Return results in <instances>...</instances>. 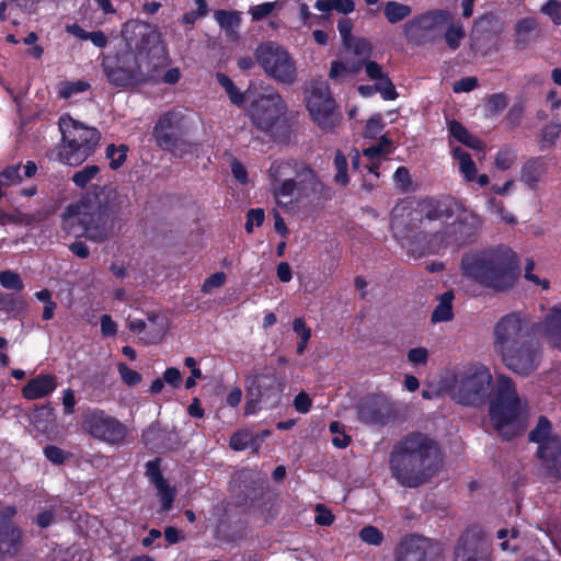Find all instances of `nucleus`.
Returning a JSON list of instances; mask_svg holds the SVG:
<instances>
[{"label": "nucleus", "mask_w": 561, "mask_h": 561, "mask_svg": "<svg viewBox=\"0 0 561 561\" xmlns=\"http://www.w3.org/2000/svg\"><path fill=\"white\" fill-rule=\"evenodd\" d=\"M142 440L151 450L161 451L173 448L178 435L174 428L162 427L159 422H153L142 433Z\"/></svg>", "instance_id": "obj_23"}, {"label": "nucleus", "mask_w": 561, "mask_h": 561, "mask_svg": "<svg viewBox=\"0 0 561 561\" xmlns=\"http://www.w3.org/2000/svg\"><path fill=\"white\" fill-rule=\"evenodd\" d=\"M147 320L149 322L147 328L148 331L146 333V337H144L146 343H157L161 341L167 330L165 319L157 313H149L147 316Z\"/></svg>", "instance_id": "obj_33"}, {"label": "nucleus", "mask_w": 561, "mask_h": 561, "mask_svg": "<svg viewBox=\"0 0 561 561\" xmlns=\"http://www.w3.org/2000/svg\"><path fill=\"white\" fill-rule=\"evenodd\" d=\"M493 350L505 368L522 377L541 364L542 348L533 327L519 312L501 317L493 327Z\"/></svg>", "instance_id": "obj_3"}, {"label": "nucleus", "mask_w": 561, "mask_h": 561, "mask_svg": "<svg viewBox=\"0 0 561 561\" xmlns=\"http://www.w3.org/2000/svg\"><path fill=\"white\" fill-rule=\"evenodd\" d=\"M543 332L548 343L561 350V308L554 309L543 323Z\"/></svg>", "instance_id": "obj_29"}, {"label": "nucleus", "mask_w": 561, "mask_h": 561, "mask_svg": "<svg viewBox=\"0 0 561 561\" xmlns=\"http://www.w3.org/2000/svg\"><path fill=\"white\" fill-rule=\"evenodd\" d=\"M100 171L101 169L96 164L85 165L73 173L71 181L76 186L83 188L98 178Z\"/></svg>", "instance_id": "obj_40"}, {"label": "nucleus", "mask_w": 561, "mask_h": 561, "mask_svg": "<svg viewBox=\"0 0 561 561\" xmlns=\"http://www.w3.org/2000/svg\"><path fill=\"white\" fill-rule=\"evenodd\" d=\"M0 285L7 289L21 291L24 288L21 276L11 270L0 272Z\"/></svg>", "instance_id": "obj_45"}, {"label": "nucleus", "mask_w": 561, "mask_h": 561, "mask_svg": "<svg viewBox=\"0 0 561 561\" xmlns=\"http://www.w3.org/2000/svg\"><path fill=\"white\" fill-rule=\"evenodd\" d=\"M561 134V124L560 123H549L542 129V141L548 144L549 146H554L557 139Z\"/></svg>", "instance_id": "obj_53"}, {"label": "nucleus", "mask_w": 561, "mask_h": 561, "mask_svg": "<svg viewBox=\"0 0 561 561\" xmlns=\"http://www.w3.org/2000/svg\"><path fill=\"white\" fill-rule=\"evenodd\" d=\"M15 513L13 506H0V550L10 558L20 550L21 533L11 522Z\"/></svg>", "instance_id": "obj_21"}, {"label": "nucleus", "mask_w": 561, "mask_h": 561, "mask_svg": "<svg viewBox=\"0 0 561 561\" xmlns=\"http://www.w3.org/2000/svg\"><path fill=\"white\" fill-rule=\"evenodd\" d=\"M552 424L548 417L539 416L534 430L530 431L528 438L533 443L541 445L543 442L552 437Z\"/></svg>", "instance_id": "obj_38"}, {"label": "nucleus", "mask_w": 561, "mask_h": 561, "mask_svg": "<svg viewBox=\"0 0 561 561\" xmlns=\"http://www.w3.org/2000/svg\"><path fill=\"white\" fill-rule=\"evenodd\" d=\"M307 108L313 121L324 130H332L340 122L335 111V101L331 96L329 85L324 80H312L307 90Z\"/></svg>", "instance_id": "obj_15"}, {"label": "nucleus", "mask_w": 561, "mask_h": 561, "mask_svg": "<svg viewBox=\"0 0 561 561\" xmlns=\"http://www.w3.org/2000/svg\"><path fill=\"white\" fill-rule=\"evenodd\" d=\"M275 198L307 197L321 191L322 183L314 171L307 164L297 161H275L268 170Z\"/></svg>", "instance_id": "obj_7"}, {"label": "nucleus", "mask_w": 561, "mask_h": 561, "mask_svg": "<svg viewBox=\"0 0 561 561\" xmlns=\"http://www.w3.org/2000/svg\"><path fill=\"white\" fill-rule=\"evenodd\" d=\"M254 55L270 78L283 84L296 81V64L284 47L274 42L262 43L256 47Z\"/></svg>", "instance_id": "obj_13"}, {"label": "nucleus", "mask_w": 561, "mask_h": 561, "mask_svg": "<svg viewBox=\"0 0 561 561\" xmlns=\"http://www.w3.org/2000/svg\"><path fill=\"white\" fill-rule=\"evenodd\" d=\"M358 537L362 541L371 546H380L385 539L382 531L371 525L363 527L358 533Z\"/></svg>", "instance_id": "obj_47"}, {"label": "nucleus", "mask_w": 561, "mask_h": 561, "mask_svg": "<svg viewBox=\"0 0 561 561\" xmlns=\"http://www.w3.org/2000/svg\"><path fill=\"white\" fill-rule=\"evenodd\" d=\"M215 19L226 32H233L241 23L239 12L218 10L215 12Z\"/></svg>", "instance_id": "obj_42"}, {"label": "nucleus", "mask_w": 561, "mask_h": 561, "mask_svg": "<svg viewBox=\"0 0 561 561\" xmlns=\"http://www.w3.org/2000/svg\"><path fill=\"white\" fill-rule=\"evenodd\" d=\"M491 383L489 369L481 364H471L455 373L448 393L458 404L478 407L488 398Z\"/></svg>", "instance_id": "obj_11"}, {"label": "nucleus", "mask_w": 561, "mask_h": 561, "mask_svg": "<svg viewBox=\"0 0 561 561\" xmlns=\"http://www.w3.org/2000/svg\"><path fill=\"white\" fill-rule=\"evenodd\" d=\"M382 128H383V123H382L381 116L376 115V116L371 117L370 119H368L366 127H365L364 136L366 138L374 139L381 133Z\"/></svg>", "instance_id": "obj_58"}, {"label": "nucleus", "mask_w": 561, "mask_h": 561, "mask_svg": "<svg viewBox=\"0 0 561 561\" xmlns=\"http://www.w3.org/2000/svg\"><path fill=\"white\" fill-rule=\"evenodd\" d=\"M443 458L437 443L430 436L414 432L399 440L390 453V470L404 488H419L435 477Z\"/></svg>", "instance_id": "obj_4"}, {"label": "nucleus", "mask_w": 561, "mask_h": 561, "mask_svg": "<svg viewBox=\"0 0 561 561\" xmlns=\"http://www.w3.org/2000/svg\"><path fill=\"white\" fill-rule=\"evenodd\" d=\"M427 541L417 536L403 538L394 550L396 561H426Z\"/></svg>", "instance_id": "obj_24"}, {"label": "nucleus", "mask_w": 561, "mask_h": 561, "mask_svg": "<svg viewBox=\"0 0 561 561\" xmlns=\"http://www.w3.org/2000/svg\"><path fill=\"white\" fill-rule=\"evenodd\" d=\"M356 71H357V68L351 69L346 64L335 60V61H332V64H331L329 77L332 80H337V79L345 77L346 75H350V73H353Z\"/></svg>", "instance_id": "obj_57"}, {"label": "nucleus", "mask_w": 561, "mask_h": 561, "mask_svg": "<svg viewBox=\"0 0 561 561\" xmlns=\"http://www.w3.org/2000/svg\"><path fill=\"white\" fill-rule=\"evenodd\" d=\"M392 151V141L387 136H381L376 145H373L363 150L364 157L368 159L366 169L368 172L379 176L377 169L379 168L381 160Z\"/></svg>", "instance_id": "obj_27"}, {"label": "nucleus", "mask_w": 561, "mask_h": 561, "mask_svg": "<svg viewBox=\"0 0 561 561\" xmlns=\"http://www.w3.org/2000/svg\"><path fill=\"white\" fill-rule=\"evenodd\" d=\"M62 145L57 158L69 165H80L95 151L101 135L94 127H89L65 114L58 121Z\"/></svg>", "instance_id": "obj_8"}, {"label": "nucleus", "mask_w": 561, "mask_h": 561, "mask_svg": "<svg viewBox=\"0 0 561 561\" xmlns=\"http://www.w3.org/2000/svg\"><path fill=\"white\" fill-rule=\"evenodd\" d=\"M444 27L446 32L444 39L451 50L459 48L461 41L466 37V31L461 22L455 21L454 15L450 13V21L446 22Z\"/></svg>", "instance_id": "obj_31"}, {"label": "nucleus", "mask_w": 561, "mask_h": 561, "mask_svg": "<svg viewBox=\"0 0 561 561\" xmlns=\"http://www.w3.org/2000/svg\"><path fill=\"white\" fill-rule=\"evenodd\" d=\"M102 67L108 82L116 87L136 85L146 80L138 56L131 50H123L114 56L104 57Z\"/></svg>", "instance_id": "obj_14"}, {"label": "nucleus", "mask_w": 561, "mask_h": 561, "mask_svg": "<svg viewBox=\"0 0 561 561\" xmlns=\"http://www.w3.org/2000/svg\"><path fill=\"white\" fill-rule=\"evenodd\" d=\"M160 458H156L146 463V476L157 489V496L161 502V510L168 512L172 508L175 499V488L170 485L160 470Z\"/></svg>", "instance_id": "obj_22"}, {"label": "nucleus", "mask_w": 561, "mask_h": 561, "mask_svg": "<svg viewBox=\"0 0 561 561\" xmlns=\"http://www.w3.org/2000/svg\"><path fill=\"white\" fill-rule=\"evenodd\" d=\"M82 426L93 437L108 444L123 442L127 434L124 424L100 410L87 413Z\"/></svg>", "instance_id": "obj_18"}, {"label": "nucleus", "mask_w": 561, "mask_h": 561, "mask_svg": "<svg viewBox=\"0 0 561 561\" xmlns=\"http://www.w3.org/2000/svg\"><path fill=\"white\" fill-rule=\"evenodd\" d=\"M293 329L299 335L300 342L297 345L296 352L298 355H301L305 353L307 344L311 337V330L306 325V322L301 318L294 320Z\"/></svg>", "instance_id": "obj_43"}, {"label": "nucleus", "mask_w": 561, "mask_h": 561, "mask_svg": "<svg viewBox=\"0 0 561 561\" xmlns=\"http://www.w3.org/2000/svg\"><path fill=\"white\" fill-rule=\"evenodd\" d=\"M226 282V274L224 272H217L205 279L202 291L205 294L210 293L214 288L221 287Z\"/></svg>", "instance_id": "obj_59"}, {"label": "nucleus", "mask_w": 561, "mask_h": 561, "mask_svg": "<svg viewBox=\"0 0 561 561\" xmlns=\"http://www.w3.org/2000/svg\"><path fill=\"white\" fill-rule=\"evenodd\" d=\"M540 11L548 15L556 25L561 24V1L549 0L541 7Z\"/></svg>", "instance_id": "obj_51"}, {"label": "nucleus", "mask_w": 561, "mask_h": 561, "mask_svg": "<svg viewBox=\"0 0 561 561\" xmlns=\"http://www.w3.org/2000/svg\"><path fill=\"white\" fill-rule=\"evenodd\" d=\"M455 295L453 290H447L438 297V305L432 313V322L450 321L454 318L453 300Z\"/></svg>", "instance_id": "obj_30"}, {"label": "nucleus", "mask_w": 561, "mask_h": 561, "mask_svg": "<svg viewBox=\"0 0 561 561\" xmlns=\"http://www.w3.org/2000/svg\"><path fill=\"white\" fill-rule=\"evenodd\" d=\"M106 157L110 159L111 169L116 170L125 162L126 150L123 146L116 148L114 145H110L106 148Z\"/></svg>", "instance_id": "obj_49"}, {"label": "nucleus", "mask_w": 561, "mask_h": 561, "mask_svg": "<svg viewBox=\"0 0 561 561\" xmlns=\"http://www.w3.org/2000/svg\"><path fill=\"white\" fill-rule=\"evenodd\" d=\"M118 371L123 381L128 386H136L141 381V375L138 371L130 369L124 363L118 364Z\"/></svg>", "instance_id": "obj_55"}, {"label": "nucleus", "mask_w": 561, "mask_h": 561, "mask_svg": "<svg viewBox=\"0 0 561 561\" xmlns=\"http://www.w3.org/2000/svg\"><path fill=\"white\" fill-rule=\"evenodd\" d=\"M352 50L359 59L366 61L371 55V45L366 38L354 37L352 41V47L347 48Z\"/></svg>", "instance_id": "obj_48"}, {"label": "nucleus", "mask_w": 561, "mask_h": 561, "mask_svg": "<svg viewBox=\"0 0 561 561\" xmlns=\"http://www.w3.org/2000/svg\"><path fill=\"white\" fill-rule=\"evenodd\" d=\"M57 387L56 377L54 375H39L31 379L23 387V396L28 400L43 398L53 392Z\"/></svg>", "instance_id": "obj_26"}, {"label": "nucleus", "mask_w": 561, "mask_h": 561, "mask_svg": "<svg viewBox=\"0 0 561 561\" xmlns=\"http://www.w3.org/2000/svg\"><path fill=\"white\" fill-rule=\"evenodd\" d=\"M454 561H491L488 542L474 534H465L455 548Z\"/></svg>", "instance_id": "obj_20"}, {"label": "nucleus", "mask_w": 561, "mask_h": 561, "mask_svg": "<svg viewBox=\"0 0 561 561\" xmlns=\"http://www.w3.org/2000/svg\"><path fill=\"white\" fill-rule=\"evenodd\" d=\"M393 179L399 187L407 192L412 185V180L409 170L405 167H399L394 172Z\"/></svg>", "instance_id": "obj_60"}, {"label": "nucleus", "mask_w": 561, "mask_h": 561, "mask_svg": "<svg viewBox=\"0 0 561 561\" xmlns=\"http://www.w3.org/2000/svg\"><path fill=\"white\" fill-rule=\"evenodd\" d=\"M334 167L336 173L334 175V181L337 184L343 186L348 184V175H347V160L346 157L342 153V151L337 150L334 157Z\"/></svg>", "instance_id": "obj_46"}, {"label": "nucleus", "mask_w": 561, "mask_h": 561, "mask_svg": "<svg viewBox=\"0 0 561 561\" xmlns=\"http://www.w3.org/2000/svg\"><path fill=\"white\" fill-rule=\"evenodd\" d=\"M358 420L373 426H386L400 417L399 407L385 394H368L356 405Z\"/></svg>", "instance_id": "obj_17"}, {"label": "nucleus", "mask_w": 561, "mask_h": 561, "mask_svg": "<svg viewBox=\"0 0 561 561\" xmlns=\"http://www.w3.org/2000/svg\"><path fill=\"white\" fill-rule=\"evenodd\" d=\"M523 403L515 382L506 375L496 377L495 398L490 405L491 421L504 439L522 434L526 427L523 417Z\"/></svg>", "instance_id": "obj_6"}, {"label": "nucleus", "mask_w": 561, "mask_h": 561, "mask_svg": "<svg viewBox=\"0 0 561 561\" xmlns=\"http://www.w3.org/2000/svg\"><path fill=\"white\" fill-rule=\"evenodd\" d=\"M453 156L459 161L460 172L463 174L468 182H472L477 178V168L470 154L462 148L456 147L453 149Z\"/></svg>", "instance_id": "obj_37"}, {"label": "nucleus", "mask_w": 561, "mask_h": 561, "mask_svg": "<svg viewBox=\"0 0 561 561\" xmlns=\"http://www.w3.org/2000/svg\"><path fill=\"white\" fill-rule=\"evenodd\" d=\"M507 105L506 96L502 93L492 94L488 101V107L491 113H499Z\"/></svg>", "instance_id": "obj_63"}, {"label": "nucleus", "mask_w": 561, "mask_h": 561, "mask_svg": "<svg viewBox=\"0 0 561 561\" xmlns=\"http://www.w3.org/2000/svg\"><path fill=\"white\" fill-rule=\"evenodd\" d=\"M448 21H450L448 10L426 11L403 24L404 38L408 44L417 47L434 44L440 38L442 30Z\"/></svg>", "instance_id": "obj_12"}, {"label": "nucleus", "mask_w": 561, "mask_h": 561, "mask_svg": "<svg viewBox=\"0 0 561 561\" xmlns=\"http://www.w3.org/2000/svg\"><path fill=\"white\" fill-rule=\"evenodd\" d=\"M448 129L455 139L466 145L467 147L481 152V159L484 157L485 145L478 137L470 134L462 124L457 121H450L448 124Z\"/></svg>", "instance_id": "obj_28"}, {"label": "nucleus", "mask_w": 561, "mask_h": 561, "mask_svg": "<svg viewBox=\"0 0 561 561\" xmlns=\"http://www.w3.org/2000/svg\"><path fill=\"white\" fill-rule=\"evenodd\" d=\"M428 351L425 347L411 348L408 354V360L414 366H425L428 362Z\"/></svg>", "instance_id": "obj_54"}, {"label": "nucleus", "mask_w": 561, "mask_h": 561, "mask_svg": "<svg viewBox=\"0 0 561 561\" xmlns=\"http://www.w3.org/2000/svg\"><path fill=\"white\" fill-rule=\"evenodd\" d=\"M537 21L534 18H525L517 22L515 26V46L518 49H525L530 41V35L537 30Z\"/></svg>", "instance_id": "obj_32"}, {"label": "nucleus", "mask_w": 561, "mask_h": 561, "mask_svg": "<svg viewBox=\"0 0 561 561\" xmlns=\"http://www.w3.org/2000/svg\"><path fill=\"white\" fill-rule=\"evenodd\" d=\"M537 456L543 461L558 460L561 456V437L553 435L538 446Z\"/></svg>", "instance_id": "obj_35"}, {"label": "nucleus", "mask_w": 561, "mask_h": 561, "mask_svg": "<svg viewBox=\"0 0 561 561\" xmlns=\"http://www.w3.org/2000/svg\"><path fill=\"white\" fill-rule=\"evenodd\" d=\"M122 37L127 48L125 50L142 53L159 41L157 27L140 20H129L122 28Z\"/></svg>", "instance_id": "obj_19"}, {"label": "nucleus", "mask_w": 561, "mask_h": 561, "mask_svg": "<svg viewBox=\"0 0 561 561\" xmlns=\"http://www.w3.org/2000/svg\"><path fill=\"white\" fill-rule=\"evenodd\" d=\"M187 116L181 107L162 113L153 128L152 138L157 147L169 151L174 158H183L197 151V144L185 138Z\"/></svg>", "instance_id": "obj_9"}, {"label": "nucleus", "mask_w": 561, "mask_h": 561, "mask_svg": "<svg viewBox=\"0 0 561 561\" xmlns=\"http://www.w3.org/2000/svg\"><path fill=\"white\" fill-rule=\"evenodd\" d=\"M20 165H11L0 172V185H12L21 182Z\"/></svg>", "instance_id": "obj_52"}, {"label": "nucleus", "mask_w": 561, "mask_h": 561, "mask_svg": "<svg viewBox=\"0 0 561 561\" xmlns=\"http://www.w3.org/2000/svg\"><path fill=\"white\" fill-rule=\"evenodd\" d=\"M462 274L495 291L511 289L518 278V262L507 248L467 253L461 259Z\"/></svg>", "instance_id": "obj_5"}, {"label": "nucleus", "mask_w": 561, "mask_h": 561, "mask_svg": "<svg viewBox=\"0 0 561 561\" xmlns=\"http://www.w3.org/2000/svg\"><path fill=\"white\" fill-rule=\"evenodd\" d=\"M478 87V79L476 77H466L454 83V91L456 93L459 92H470Z\"/></svg>", "instance_id": "obj_64"}, {"label": "nucleus", "mask_w": 561, "mask_h": 561, "mask_svg": "<svg viewBox=\"0 0 561 561\" xmlns=\"http://www.w3.org/2000/svg\"><path fill=\"white\" fill-rule=\"evenodd\" d=\"M412 8L397 1H388L383 7V14L391 24L399 23L410 16Z\"/></svg>", "instance_id": "obj_36"}, {"label": "nucleus", "mask_w": 561, "mask_h": 561, "mask_svg": "<svg viewBox=\"0 0 561 561\" xmlns=\"http://www.w3.org/2000/svg\"><path fill=\"white\" fill-rule=\"evenodd\" d=\"M363 64L365 66L367 77L370 80L376 81L378 92L381 93L382 98L385 100H394L398 96V93L389 77L383 73L380 65L368 59Z\"/></svg>", "instance_id": "obj_25"}, {"label": "nucleus", "mask_w": 561, "mask_h": 561, "mask_svg": "<svg viewBox=\"0 0 561 561\" xmlns=\"http://www.w3.org/2000/svg\"><path fill=\"white\" fill-rule=\"evenodd\" d=\"M275 2H265L259 5L251 8L250 13L254 21H260L266 18L274 9Z\"/></svg>", "instance_id": "obj_61"}, {"label": "nucleus", "mask_w": 561, "mask_h": 561, "mask_svg": "<svg viewBox=\"0 0 561 561\" xmlns=\"http://www.w3.org/2000/svg\"><path fill=\"white\" fill-rule=\"evenodd\" d=\"M353 27H354L353 21L348 18H343V19L339 20V22H337V30L342 37L343 45L346 48L352 47V41L354 38V36L352 35Z\"/></svg>", "instance_id": "obj_50"}, {"label": "nucleus", "mask_w": 561, "mask_h": 561, "mask_svg": "<svg viewBox=\"0 0 561 561\" xmlns=\"http://www.w3.org/2000/svg\"><path fill=\"white\" fill-rule=\"evenodd\" d=\"M230 447L233 450H244L247 448H253L254 450H257L259 444L253 434L245 431H240L231 436Z\"/></svg>", "instance_id": "obj_41"}, {"label": "nucleus", "mask_w": 561, "mask_h": 561, "mask_svg": "<svg viewBox=\"0 0 561 561\" xmlns=\"http://www.w3.org/2000/svg\"><path fill=\"white\" fill-rule=\"evenodd\" d=\"M123 201L112 184H93L81 199L66 207L62 229L73 236H85L95 242L105 241L113 232L115 216Z\"/></svg>", "instance_id": "obj_2"}, {"label": "nucleus", "mask_w": 561, "mask_h": 561, "mask_svg": "<svg viewBox=\"0 0 561 561\" xmlns=\"http://www.w3.org/2000/svg\"><path fill=\"white\" fill-rule=\"evenodd\" d=\"M314 7L322 12L335 10L343 14L351 13L355 8L353 0H317Z\"/></svg>", "instance_id": "obj_39"}, {"label": "nucleus", "mask_w": 561, "mask_h": 561, "mask_svg": "<svg viewBox=\"0 0 561 561\" xmlns=\"http://www.w3.org/2000/svg\"><path fill=\"white\" fill-rule=\"evenodd\" d=\"M287 105L279 93L272 91L251 102L248 115L252 124L263 133H272L276 124L286 115Z\"/></svg>", "instance_id": "obj_16"}, {"label": "nucleus", "mask_w": 561, "mask_h": 561, "mask_svg": "<svg viewBox=\"0 0 561 561\" xmlns=\"http://www.w3.org/2000/svg\"><path fill=\"white\" fill-rule=\"evenodd\" d=\"M515 160V154L508 148L501 149L495 157V165L499 170L510 169Z\"/></svg>", "instance_id": "obj_56"}, {"label": "nucleus", "mask_w": 561, "mask_h": 561, "mask_svg": "<svg viewBox=\"0 0 561 561\" xmlns=\"http://www.w3.org/2000/svg\"><path fill=\"white\" fill-rule=\"evenodd\" d=\"M286 379L278 375L273 365L254 368L245 377L247 403L245 414H254L264 404L273 408L278 404L285 389Z\"/></svg>", "instance_id": "obj_10"}, {"label": "nucleus", "mask_w": 561, "mask_h": 561, "mask_svg": "<svg viewBox=\"0 0 561 561\" xmlns=\"http://www.w3.org/2000/svg\"><path fill=\"white\" fill-rule=\"evenodd\" d=\"M458 210L460 205L453 199L430 202L420 211L394 207L391 230L411 256L421 257L442 247L462 244L476 233L481 222L473 211L462 209L447 225Z\"/></svg>", "instance_id": "obj_1"}, {"label": "nucleus", "mask_w": 561, "mask_h": 561, "mask_svg": "<svg viewBox=\"0 0 561 561\" xmlns=\"http://www.w3.org/2000/svg\"><path fill=\"white\" fill-rule=\"evenodd\" d=\"M90 84L85 81L79 80L75 82H60L58 85V95L62 99H69L75 94L81 93L88 90Z\"/></svg>", "instance_id": "obj_44"}, {"label": "nucleus", "mask_w": 561, "mask_h": 561, "mask_svg": "<svg viewBox=\"0 0 561 561\" xmlns=\"http://www.w3.org/2000/svg\"><path fill=\"white\" fill-rule=\"evenodd\" d=\"M316 513L317 515L314 520L320 526H330L334 520V516L331 511L325 508L322 504H318L316 506Z\"/></svg>", "instance_id": "obj_62"}, {"label": "nucleus", "mask_w": 561, "mask_h": 561, "mask_svg": "<svg viewBox=\"0 0 561 561\" xmlns=\"http://www.w3.org/2000/svg\"><path fill=\"white\" fill-rule=\"evenodd\" d=\"M24 309L25 301L20 295L0 291V312L15 317L20 314Z\"/></svg>", "instance_id": "obj_34"}]
</instances>
